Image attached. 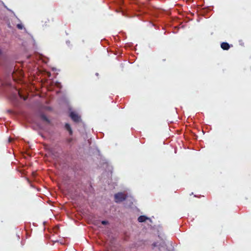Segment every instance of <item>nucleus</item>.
<instances>
[{
    "label": "nucleus",
    "instance_id": "1",
    "mask_svg": "<svg viewBox=\"0 0 251 251\" xmlns=\"http://www.w3.org/2000/svg\"><path fill=\"white\" fill-rule=\"evenodd\" d=\"M127 196L123 193H118L114 195L115 201L116 202H121L126 199Z\"/></svg>",
    "mask_w": 251,
    "mask_h": 251
},
{
    "label": "nucleus",
    "instance_id": "13",
    "mask_svg": "<svg viewBox=\"0 0 251 251\" xmlns=\"http://www.w3.org/2000/svg\"><path fill=\"white\" fill-rule=\"evenodd\" d=\"M8 27H9V28H11V25H10V24H8Z\"/></svg>",
    "mask_w": 251,
    "mask_h": 251
},
{
    "label": "nucleus",
    "instance_id": "5",
    "mask_svg": "<svg viewBox=\"0 0 251 251\" xmlns=\"http://www.w3.org/2000/svg\"><path fill=\"white\" fill-rule=\"evenodd\" d=\"M148 218L144 215L140 216L138 218V221L139 222L142 223L145 222Z\"/></svg>",
    "mask_w": 251,
    "mask_h": 251
},
{
    "label": "nucleus",
    "instance_id": "11",
    "mask_svg": "<svg viewBox=\"0 0 251 251\" xmlns=\"http://www.w3.org/2000/svg\"><path fill=\"white\" fill-rule=\"evenodd\" d=\"M7 10L10 11V14H14V12L12 11H11V10H10L9 9H7Z\"/></svg>",
    "mask_w": 251,
    "mask_h": 251
},
{
    "label": "nucleus",
    "instance_id": "4",
    "mask_svg": "<svg viewBox=\"0 0 251 251\" xmlns=\"http://www.w3.org/2000/svg\"><path fill=\"white\" fill-rule=\"evenodd\" d=\"M65 129L68 130L69 132L70 135L73 134V130L70 125L69 124L66 123L65 125Z\"/></svg>",
    "mask_w": 251,
    "mask_h": 251
},
{
    "label": "nucleus",
    "instance_id": "10",
    "mask_svg": "<svg viewBox=\"0 0 251 251\" xmlns=\"http://www.w3.org/2000/svg\"><path fill=\"white\" fill-rule=\"evenodd\" d=\"M101 224L103 225H106L108 224V222L107 221H102Z\"/></svg>",
    "mask_w": 251,
    "mask_h": 251
},
{
    "label": "nucleus",
    "instance_id": "8",
    "mask_svg": "<svg viewBox=\"0 0 251 251\" xmlns=\"http://www.w3.org/2000/svg\"><path fill=\"white\" fill-rule=\"evenodd\" d=\"M17 27L19 29H23L24 28V26L22 24H18L17 25Z\"/></svg>",
    "mask_w": 251,
    "mask_h": 251
},
{
    "label": "nucleus",
    "instance_id": "7",
    "mask_svg": "<svg viewBox=\"0 0 251 251\" xmlns=\"http://www.w3.org/2000/svg\"><path fill=\"white\" fill-rule=\"evenodd\" d=\"M41 119H42L43 120H44V121H45L47 122V123H50V121L49 120V119L47 118V117L45 115H44V114H42V115H41Z\"/></svg>",
    "mask_w": 251,
    "mask_h": 251
},
{
    "label": "nucleus",
    "instance_id": "3",
    "mask_svg": "<svg viewBox=\"0 0 251 251\" xmlns=\"http://www.w3.org/2000/svg\"><path fill=\"white\" fill-rule=\"evenodd\" d=\"M221 47L224 50H228L230 48V46L226 42H223L221 44Z\"/></svg>",
    "mask_w": 251,
    "mask_h": 251
},
{
    "label": "nucleus",
    "instance_id": "14",
    "mask_svg": "<svg viewBox=\"0 0 251 251\" xmlns=\"http://www.w3.org/2000/svg\"><path fill=\"white\" fill-rule=\"evenodd\" d=\"M135 16H141V15L140 14H137V15H135Z\"/></svg>",
    "mask_w": 251,
    "mask_h": 251
},
{
    "label": "nucleus",
    "instance_id": "6",
    "mask_svg": "<svg viewBox=\"0 0 251 251\" xmlns=\"http://www.w3.org/2000/svg\"><path fill=\"white\" fill-rule=\"evenodd\" d=\"M125 2V0H118V5H119L120 6V8H119V9H120L121 10V12H122V14L123 15H125V13H124V10L122 9V8L121 7V6L122 5V4L123 3H124Z\"/></svg>",
    "mask_w": 251,
    "mask_h": 251
},
{
    "label": "nucleus",
    "instance_id": "9",
    "mask_svg": "<svg viewBox=\"0 0 251 251\" xmlns=\"http://www.w3.org/2000/svg\"><path fill=\"white\" fill-rule=\"evenodd\" d=\"M18 94L20 96V97L22 99H23L24 100H25L26 99V98L25 97H24L20 93V91H18Z\"/></svg>",
    "mask_w": 251,
    "mask_h": 251
},
{
    "label": "nucleus",
    "instance_id": "12",
    "mask_svg": "<svg viewBox=\"0 0 251 251\" xmlns=\"http://www.w3.org/2000/svg\"><path fill=\"white\" fill-rule=\"evenodd\" d=\"M2 50L0 49V56L2 54Z\"/></svg>",
    "mask_w": 251,
    "mask_h": 251
},
{
    "label": "nucleus",
    "instance_id": "15",
    "mask_svg": "<svg viewBox=\"0 0 251 251\" xmlns=\"http://www.w3.org/2000/svg\"><path fill=\"white\" fill-rule=\"evenodd\" d=\"M72 139H69V142H71Z\"/></svg>",
    "mask_w": 251,
    "mask_h": 251
},
{
    "label": "nucleus",
    "instance_id": "2",
    "mask_svg": "<svg viewBox=\"0 0 251 251\" xmlns=\"http://www.w3.org/2000/svg\"><path fill=\"white\" fill-rule=\"evenodd\" d=\"M70 116L71 119L75 122H78L79 121L80 117L74 112H71L70 114Z\"/></svg>",
    "mask_w": 251,
    "mask_h": 251
}]
</instances>
